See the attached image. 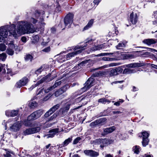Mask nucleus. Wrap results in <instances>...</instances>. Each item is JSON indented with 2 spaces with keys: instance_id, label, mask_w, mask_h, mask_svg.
Here are the masks:
<instances>
[{
  "instance_id": "49",
  "label": "nucleus",
  "mask_w": 157,
  "mask_h": 157,
  "mask_svg": "<svg viewBox=\"0 0 157 157\" xmlns=\"http://www.w3.org/2000/svg\"><path fill=\"white\" fill-rule=\"evenodd\" d=\"M42 67H41L39 69L37 70L35 72V73L36 74L40 73V72L42 71L43 69H42Z\"/></svg>"
},
{
  "instance_id": "2",
  "label": "nucleus",
  "mask_w": 157,
  "mask_h": 157,
  "mask_svg": "<svg viewBox=\"0 0 157 157\" xmlns=\"http://www.w3.org/2000/svg\"><path fill=\"white\" fill-rule=\"evenodd\" d=\"M8 34L7 26L0 28V41L2 42L4 40V38H6Z\"/></svg>"
},
{
  "instance_id": "39",
  "label": "nucleus",
  "mask_w": 157,
  "mask_h": 157,
  "mask_svg": "<svg viewBox=\"0 0 157 157\" xmlns=\"http://www.w3.org/2000/svg\"><path fill=\"white\" fill-rule=\"evenodd\" d=\"M108 142L109 141L107 139H102V140L101 145L102 144L104 145H105L108 144Z\"/></svg>"
},
{
  "instance_id": "22",
  "label": "nucleus",
  "mask_w": 157,
  "mask_h": 157,
  "mask_svg": "<svg viewBox=\"0 0 157 157\" xmlns=\"http://www.w3.org/2000/svg\"><path fill=\"white\" fill-rule=\"evenodd\" d=\"M34 113L35 114L36 118H39L43 114V110L42 109L38 110L34 112Z\"/></svg>"
},
{
  "instance_id": "48",
  "label": "nucleus",
  "mask_w": 157,
  "mask_h": 157,
  "mask_svg": "<svg viewBox=\"0 0 157 157\" xmlns=\"http://www.w3.org/2000/svg\"><path fill=\"white\" fill-rule=\"evenodd\" d=\"M102 139H97L96 140V142L99 144H101V147H104V146H102L101 145V142H102Z\"/></svg>"
},
{
  "instance_id": "7",
  "label": "nucleus",
  "mask_w": 157,
  "mask_h": 157,
  "mask_svg": "<svg viewBox=\"0 0 157 157\" xmlns=\"http://www.w3.org/2000/svg\"><path fill=\"white\" fill-rule=\"evenodd\" d=\"M59 107V104H57L52 108H51L48 112H47L44 115L45 117H48L49 116L51 115L54 112H55L57 109Z\"/></svg>"
},
{
  "instance_id": "30",
  "label": "nucleus",
  "mask_w": 157,
  "mask_h": 157,
  "mask_svg": "<svg viewBox=\"0 0 157 157\" xmlns=\"http://www.w3.org/2000/svg\"><path fill=\"white\" fill-rule=\"evenodd\" d=\"M102 48V46L100 45L97 46H95L91 48V50L92 51H95L97 50H100Z\"/></svg>"
},
{
  "instance_id": "12",
  "label": "nucleus",
  "mask_w": 157,
  "mask_h": 157,
  "mask_svg": "<svg viewBox=\"0 0 157 157\" xmlns=\"http://www.w3.org/2000/svg\"><path fill=\"white\" fill-rule=\"evenodd\" d=\"M67 89L66 86H63L58 90H56L55 93V95L57 97L66 92Z\"/></svg>"
},
{
  "instance_id": "14",
  "label": "nucleus",
  "mask_w": 157,
  "mask_h": 157,
  "mask_svg": "<svg viewBox=\"0 0 157 157\" xmlns=\"http://www.w3.org/2000/svg\"><path fill=\"white\" fill-rule=\"evenodd\" d=\"M144 65L143 63H130L128 64H127L124 65V67H127L128 68H135L137 67H139Z\"/></svg>"
},
{
  "instance_id": "40",
  "label": "nucleus",
  "mask_w": 157,
  "mask_h": 157,
  "mask_svg": "<svg viewBox=\"0 0 157 157\" xmlns=\"http://www.w3.org/2000/svg\"><path fill=\"white\" fill-rule=\"evenodd\" d=\"M9 48H10L13 49L15 48V46L13 44V42H10V43L8 44Z\"/></svg>"
},
{
  "instance_id": "38",
  "label": "nucleus",
  "mask_w": 157,
  "mask_h": 157,
  "mask_svg": "<svg viewBox=\"0 0 157 157\" xmlns=\"http://www.w3.org/2000/svg\"><path fill=\"white\" fill-rule=\"evenodd\" d=\"M72 140V139L71 138H68L64 142V144L66 145H67L69 143H70Z\"/></svg>"
},
{
  "instance_id": "11",
  "label": "nucleus",
  "mask_w": 157,
  "mask_h": 157,
  "mask_svg": "<svg viewBox=\"0 0 157 157\" xmlns=\"http://www.w3.org/2000/svg\"><path fill=\"white\" fill-rule=\"evenodd\" d=\"M36 119H37V118L36 117L35 114L33 112L28 117L27 120L25 122L24 124L26 126H30V124H29V121L31 120H35Z\"/></svg>"
},
{
  "instance_id": "24",
  "label": "nucleus",
  "mask_w": 157,
  "mask_h": 157,
  "mask_svg": "<svg viewBox=\"0 0 157 157\" xmlns=\"http://www.w3.org/2000/svg\"><path fill=\"white\" fill-rule=\"evenodd\" d=\"M94 23V20L91 19L88 22L87 24L84 28V30H86L91 27Z\"/></svg>"
},
{
  "instance_id": "45",
  "label": "nucleus",
  "mask_w": 157,
  "mask_h": 157,
  "mask_svg": "<svg viewBox=\"0 0 157 157\" xmlns=\"http://www.w3.org/2000/svg\"><path fill=\"white\" fill-rule=\"evenodd\" d=\"M124 47L125 45L124 44L119 43L116 46V47L117 49H120L121 48Z\"/></svg>"
},
{
  "instance_id": "13",
  "label": "nucleus",
  "mask_w": 157,
  "mask_h": 157,
  "mask_svg": "<svg viewBox=\"0 0 157 157\" xmlns=\"http://www.w3.org/2000/svg\"><path fill=\"white\" fill-rule=\"evenodd\" d=\"M21 126V124L20 123L17 122L10 127V130L13 132H16L19 130Z\"/></svg>"
},
{
  "instance_id": "51",
  "label": "nucleus",
  "mask_w": 157,
  "mask_h": 157,
  "mask_svg": "<svg viewBox=\"0 0 157 157\" xmlns=\"http://www.w3.org/2000/svg\"><path fill=\"white\" fill-rule=\"evenodd\" d=\"M123 102V100H121L115 102L114 104L115 105L119 106L120 105V103H122Z\"/></svg>"
},
{
  "instance_id": "25",
  "label": "nucleus",
  "mask_w": 157,
  "mask_h": 157,
  "mask_svg": "<svg viewBox=\"0 0 157 157\" xmlns=\"http://www.w3.org/2000/svg\"><path fill=\"white\" fill-rule=\"evenodd\" d=\"M29 107L32 108H34L37 106V103L35 101H32L29 102Z\"/></svg>"
},
{
  "instance_id": "59",
  "label": "nucleus",
  "mask_w": 157,
  "mask_h": 157,
  "mask_svg": "<svg viewBox=\"0 0 157 157\" xmlns=\"http://www.w3.org/2000/svg\"><path fill=\"white\" fill-rule=\"evenodd\" d=\"M112 113L113 114H119L121 113V112L120 111H113Z\"/></svg>"
},
{
  "instance_id": "44",
  "label": "nucleus",
  "mask_w": 157,
  "mask_h": 157,
  "mask_svg": "<svg viewBox=\"0 0 157 157\" xmlns=\"http://www.w3.org/2000/svg\"><path fill=\"white\" fill-rule=\"evenodd\" d=\"M61 83V81H59L57 82H56L53 85V86L54 87V88H55L58 86L60 85Z\"/></svg>"
},
{
  "instance_id": "63",
  "label": "nucleus",
  "mask_w": 157,
  "mask_h": 157,
  "mask_svg": "<svg viewBox=\"0 0 157 157\" xmlns=\"http://www.w3.org/2000/svg\"><path fill=\"white\" fill-rule=\"evenodd\" d=\"M44 91L45 92V93H47L49 92V90L48 89V88H47V89H45L44 90Z\"/></svg>"
},
{
  "instance_id": "58",
  "label": "nucleus",
  "mask_w": 157,
  "mask_h": 157,
  "mask_svg": "<svg viewBox=\"0 0 157 157\" xmlns=\"http://www.w3.org/2000/svg\"><path fill=\"white\" fill-rule=\"evenodd\" d=\"M21 40L23 42H25L26 41V38L25 36L22 37L21 39Z\"/></svg>"
},
{
  "instance_id": "64",
  "label": "nucleus",
  "mask_w": 157,
  "mask_h": 157,
  "mask_svg": "<svg viewBox=\"0 0 157 157\" xmlns=\"http://www.w3.org/2000/svg\"><path fill=\"white\" fill-rule=\"evenodd\" d=\"M56 117V116H55V115L54 114L52 116H51L50 118V120H52L53 119Z\"/></svg>"
},
{
  "instance_id": "16",
  "label": "nucleus",
  "mask_w": 157,
  "mask_h": 157,
  "mask_svg": "<svg viewBox=\"0 0 157 157\" xmlns=\"http://www.w3.org/2000/svg\"><path fill=\"white\" fill-rule=\"evenodd\" d=\"M137 14L135 13L134 14L133 12H132L130 15V19L131 22L132 24H135L137 21Z\"/></svg>"
},
{
  "instance_id": "36",
  "label": "nucleus",
  "mask_w": 157,
  "mask_h": 157,
  "mask_svg": "<svg viewBox=\"0 0 157 157\" xmlns=\"http://www.w3.org/2000/svg\"><path fill=\"white\" fill-rule=\"evenodd\" d=\"M6 49V47L4 44H0V50L2 51H4Z\"/></svg>"
},
{
  "instance_id": "23",
  "label": "nucleus",
  "mask_w": 157,
  "mask_h": 157,
  "mask_svg": "<svg viewBox=\"0 0 157 157\" xmlns=\"http://www.w3.org/2000/svg\"><path fill=\"white\" fill-rule=\"evenodd\" d=\"M69 108L70 105H67L64 108L61 109V110L62 111V114L63 115H65Z\"/></svg>"
},
{
  "instance_id": "6",
  "label": "nucleus",
  "mask_w": 157,
  "mask_h": 157,
  "mask_svg": "<svg viewBox=\"0 0 157 157\" xmlns=\"http://www.w3.org/2000/svg\"><path fill=\"white\" fill-rule=\"evenodd\" d=\"M123 69L120 67L112 69L109 72L110 76H113L118 75L119 73H121Z\"/></svg>"
},
{
  "instance_id": "20",
  "label": "nucleus",
  "mask_w": 157,
  "mask_h": 157,
  "mask_svg": "<svg viewBox=\"0 0 157 157\" xmlns=\"http://www.w3.org/2000/svg\"><path fill=\"white\" fill-rule=\"evenodd\" d=\"M136 72V71L134 70L128 68H126L124 70L123 73V74H129L134 73Z\"/></svg>"
},
{
  "instance_id": "4",
  "label": "nucleus",
  "mask_w": 157,
  "mask_h": 157,
  "mask_svg": "<svg viewBox=\"0 0 157 157\" xmlns=\"http://www.w3.org/2000/svg\"><path fill=\"white\" fill-rule=\"evenodd\" d=\"M40 130V128L39 127L32 128H29L26 129L23 132L24 134L25 135H28L35 133L38 132Z\"/></svg>"
},
{
  "instance_id": "19",
  "label": "nucleus",
  "mask_w": 157,
  "mask_h": 157,
  "mask_svg": "<svg viewBox=\"0 0 157 157\" xmlns=\"http://www.w3.org/2000/svg\"><path fill=\"white\" fill-rule=\"evenodd\" d=\"M143 42L148 45H150L156 43V41L155 39H149L144 40Z\"/></svg>"
},
{
  "instance_id": "35",
  "label": "nucleus",
  "mask_w": 157,
  "mask_h": 157,
  "mask_svg": "<svg viewBox=\"0 0 157 157\" xmlns=\"http://www.w3.org/2000/svg\"><path fill=\"white\" fill-rule=\"evenodd\" d=\"M6 58V55L5 53H3L1 54H0V59H1L2 61L5 60Z\"/></svg>"
},
{
  "instance_id": "26",
  "label": "nucleus",
  "mask_w": 157,
  "mask_h": 157,
  "mask_svg": "<svg viewBox=\"0 0 157 157\" xmlns=\"http://www.w3.org/2000/svg\"><path fill=\"white\" fill-rule=\"evenodd\" d=\"M149 142V140L148 138L143 139V141H142V144L145 147L147 145Z\"/></svg>"
},
{
  "instance_id": "27",
  "label": "nucleus",
  "mask_w": 157,
  "mask_h": 157,
  "mask_svg": "<svg viewBox=\"0 0 157 157\" xmlns=\"http://www.w3.org/2000/svg\"><path fill=\"white\" fill-rule=\"evenodd\" d=\"M98 102H100L102 103L105 104L106 102L109 103V101L106 99L105 98H101L99 99L98 101Z\"/></svg>"
},
{
  "instance_id": "62",
  "label": "nucleus",
  "mask_w": 157,
  "mask_h": 157,
  "mask_svg": "<svg viewBox=\"0 0 157 157\" xmlns=\"http://www.w3.org/2000/svg\"><path fill=\"white\" fill-rule=\"evenodd\" d=\"M49 98V96H46L44 98V101H47Z\"/></svg>"
},
{
  "instance_id": "53",
  "label": "nucleus",
  "mask_w": 157,
  "mask_h": 157,
  "mask_svg": "<svg viewBox=\"0 0 157 157\" xmlns=\"http://www.w3.org/2000/svg\"><path fill=\"white\" fill-rule=\"evenodd\" d=\"M50 47H48L45 48L44 49L43 51L45 52H48L50 51Z\"/></svg>"
},
{
  "instance_id": "31",
  "label": "nucleus",
  "mask_w": 157,
  "mask_h": 157,
  "mask_svg": "<svg viewBox=\"0 0 157 157\" xmlns=\"http://www.w3.org/2000/svg\"><path fill=\"white\" fill-rule=\"evenodd\" d=\"M33 58V57L30 54L27 55L25 57V60L27 61H31Z\"/></svg>"
},
{
  "instance_id": "55",
  "label": "nucleus",
  "mask_w": 157,
  "mask_h": 157,
  "mask_svg": "<svg viewBox=\"0 0 157 157\" xmlns=\"http://www.w3.org/2000/svg\"><path fill=\"white\" fill-rule=\"evenodd\" d=\"M86 63V61H83L81 63H79L78 64V65H79L80 66H82L84 64H85Z\"/></svg>"
},
{
  "instance_id": "60",
  "label": "nucleus",
  "mask_w": 157,
  "mask_h": 157,
  "mask_svg": "<svg viewBox=\"0 0 157 157\" xmlns=\"http://www.w3.org/2000/svg\"><path fill=\"white\" fill-rule=\"evenodd\" d=\"M105 157H113L112 155L110 154H106Z\"/></svg>"
},
{
  "instance_id": "8",
  "label": "nucleus",
  "mask_w": 157,
  "mask_h": 157,
  "mask_svg": "<svg viewBox=\"0 0 157 157\" xmlns=\"http://www.w3.org/2000/svg\"><path fill=\"white\" fill-rule=\"evenodd\" d=\"M28 81V78L26 77H24L17 82L16 86L17 87L20 88L22 86L26 85Z\"/></svg>"
},
{
  "instance_id": "46",
  "label": "nucleus",
  "mask_w": 157,
  "mask_h": 157,
  "mask_svg": "<svg viewBox=\"0 0 157 157\" xmlns=\"http://www.w3.org/2000/svg\"><path fill=\"white\" fill-rule=\"evenodd\" d=\"M81 140V138L80 137H78L75 139L73 141V144H77L79 140Z\"/></svg>"
},
{
  "instance_id": "61",
  "label": "nucleus",
  "mask_w": 157,
  "mask_h": 157,
  "mask_svg": "<svg viewBox=\"0 0 157 157\" xmlns=\"http://www.w3.org/2000/svg\"><path fill=\"white\" fill-rule=\"evenodd\" d=\"M48 88L49 90V91L55 89L54 87H53V86L50 87L49 88Z\"/></svg>"
},
{
  "instance_id": "5",
  "label": "nucleus",
  "mask_w": 157,
  "mask_h": 157,
  "mask_svg": "<svg viewBox=\"0 0 157 157\" xmlns=\"http://www.w3.org/2000/svg\"><path fill=\"white\" fill-rule=\"evenodd\" d=\"M94 81V79L93 78H89L85 83V86L81 89L82 91L83 92L86 91L93 86Z\"/></svg>"
},
{
  "instance_id": "29",
  "label": "nucleus",
  "mask_w": 157,
  "mask_h": 157,
  "mask_svg": "<svg viewBox=\"0 0 157 157\" xmlns=\"http://www.w3.org/2000/svg\"><path fill=\"white\" fill-rule=\"evenodd\" d=\"M140 147L138 146H136L133 147V151L136 154H138L139 152Z\"/></svg>"
},
{
  "instance_id": "34",
  "label": "nucleus",
  "mask_w": 157,
  "mask_h": 157,
  "mask_svg": "<svg viewBox=\"0 0 157 157\" xmlns=\"http://www.w3.org/2000/svg\"><path fill=\"white\" fill-rule=\"evenodd\" d=\"M7 53L9 55H12L13 54L14 51L13 49L9 48L7 50Z\"/></svg>"
},
{
  "instance_id": "17",
  "label": "nucleus",
  "mask_w": 157,
  "mask_h": 157,
  "mask_svg": "<svg viewBox=\"0 0 157 157\" xmlns=\"http://www.w3.org/2000/svg\"><path fill=\"white\" fill-rule=\"evenodd\" d=\"M59 129L58 128H55L52 129L49 131V132L50 133L48 135V137H54L55 135L59 132Z\"/></svg>"
},
{
  "instance_id": "37",
  "label": "nucleus",
  "mask_w": 157,
  "mask_h": 157,
  "mask_svg": "<svg viewBox=\"0 0 157 157\" xmlns=\"http://www.w3.org/2000/svg\"><path fill=\"white\" fill-rule=\"evenodd\" d=\"M113 53H101L100 54H98L96 55V56H105L107 55H113Z\"/></svg>"
},
{
  "instance_id": "9",
  "label": "nucleus",
  "mask_w": 157,
  "mask_h": 157,
  "mask_svg": "<svg viewBox=\"0 0 157 157\" xmlns=\"http://www.w3.org/2000/svg\"><path fill=\"white\" fill-rule=\"evenodd\" d=\"M106 120L107 119L105 118H101L96 120L93 122H92L90 124V125L91 126L95 125L98 124L103 125L105 124Z\"/></svg>"
},
{
  "instance_id": "18",
  "label": "nucleus",
  "mask_w": 157,
  "mask_h": 157,
  "mask_svg": "<svg viewBox=\"0 0 157 157\" xmlns=\"http://www.w3.org/2000/svg\"><path fill=\"white\" fill-rule=\"evenodd\" d=\"M115 129L114 127L113 126L105 128L104 130L103 134L105 135L111 133L114 131Z\"/></svg>"
},
{
  "instance_id": "32",
  "label": "nucleus",
  "mask_w": 157,
  "mask_h": 157,
  "mask_svg": "<svg viewBox=\"0 0 157 157\" xmlns=\"http://www.w3.org/2000/svg\"><path fill=\"white\" fill-rule=\"evenodd\" d=\"M18 113L17 110H12L11 112L10 116L11 117H14L16 116Z\"/></svg>"
},
{
  "instance_id": "42",
  "label": "nucleus",
  "mask_w": 157,
  "mask_h": 157,
  "mask_svg": "<svg viewBox=\"0 0 157 157\" xmlns=\"http://www.w3.org/2000/svg\"><path fill=\"white\" fill-rule=\"evenodd\" d=\"M104 75V73L103 72L99 71L98 72L96 73L95 75V76L99 77L101 76Z\"/></svg>"
},
{
  "instance_id": "47",
  "label": "nucleus",
  "mask_w": 157,
  "mask_h": 157,
  "mask_svg": "<svg viewBox=\"0 0 157 157\" xmlns=\"http://www.w3.org/2000/svg\"><path fill=\"white\" fill-rule=\"evenodd\" d=\"M35 17L36 18L38 17L40 15V13L38 10H36L34 13Z\"/></svg>"
},
{
  "instance_id": "52",
  "label": "nucleus",
  "mask_w": 157,
  "mask_h": 157,
  "mask_svg": "<svg viewBox=\"0 0 157 157\" xmlns=\"http://www.w3.org/2000/svg\"><path fill=\"white\" fill-rule=\"evenodd\" d=\"M40 20L39 21V23L40 24H41L42 25H45V24L44 22H43V21H44V19L40 17Z\"/></svg>"
},
{
  "instance_id": "41",
  "label": "nucleus",
  "mask_w": 157,
  "mask_h": 157,
  "mask_svg": "<svg viewBox=\"0 0 157 157\" xmlns=\"http://www.w3.org/2000/svg\"><path fill=\"white\" fill-rule=\"evenodd\" d=\"M39 37L38 35H35L33 37V42H36L38 41Z\"/></svg>"
},
{
  "instance_id": "56",
  "label": "nucleus",
  "mask_w": 157,
  "mask_h": 157,
  "mask_svg": "<svg viewBox=\"0 0 157 157\" xmlns=\"http://www.w3.org/2000/svg\"><path fill=\"white\" fill-rule=\"evenodd\" d=\"M101 1V0H94L93 2L95 4H96L97 5H98Z\"/></svg>"
},
{
  "instance_id": "3",
  "label": "nucleus",
  "mask_w": 157,
  "mask_h": 157,
  "mask_svg": "<svg viewBox=\"0 0 157 157\" xmlns=\"http://www.w3.org/2000/svg\"><path fill=\"white\" fill-rule=\"evenodd\" d=\"M74 17V14L71 13H69L67 14L64 19V22L65 26H67L68 25H70L73 21V18Z\"/></svg>"
},
{
  "instance_id": "10",
  "label": "nucleus",
  "mask_w": 157,
  "mask_h": 157,
  "mask_svg": "<svg viewBox=\"0 0 157 157\" xmlns=\"http://www.w3.org/2000/svg\"><path fill=\"white\" fill-rule=\"evenodd\" d=\"M84 153L86 155L93 157H96L99 155L98 152L92 150H86Z\"/></svg>"
},
{
  "instance_id": "57",
  "label": "nucleus",
  "mask_w": 157,
  "mask_h": 157,
  "mask_svg": "<svg viewBox=\"0 0 157 157\" xmlns=\"http://www.w3.org/2000/svg\"><path fill=\"white\" fill-rule=\"evenodd\" d=\"M126 57L127 59L129 58H133V56L131 55L128 54L126 56Z\"/></svg>"
},
{
  "instance_id": "15",
  "label": "nucleus",
  "mask_w": 157,
  "mask_h": 157,
  "mask_svg": "<svg viewBox=\"0 0 157 157\" xmlns=\"http://www.w3.org/2000/svg\"><path fill=\"white\" fill-rule=\"evenodd\" d=\"M49 77V76L48 75H47L45 76V77L43 78L42 79H41L35 85H33L32 86V87L30 88V89L32 90L33 88H34L35 87L37 86L38 85L40 84L41 83H42L44 81H45Z\"/></svg>"
},
{
  "instance_id": "50",
  "label": "nucleus",
  "mask_w": 157,
  "mask_h": 157,
  "mask_svg": "<svg viewBox=\"0 0 157 157\" xmlns=\"http://www.w3.org/2000/svg\"><path fill=\"white\" fill-rule=\"evenodd\" d=\"M102 60L104 61H112L113 60V58L104 57L102 58Z\"/></svg>"
},
{
  "instance_id": "21",
  "label": "nucleus",
  "mask_w": 157,
  "mask_h": 157,
  "mask_svg": "<svg viewBox=\"0 0 157 157\" xmlns=\"http://www.w3.org/2000/svg\"><path fill=\"white\" fill-rule=\"evenodd\" d=\"M82 50H79L74 52L69 53L67 55V58H68L74 56L75 55H76L78 54L81 53L82 52Z\"/></svg>"
},
{
  "instance_id": "43",
  "label": "nucleus",
  "mask_w": 157,
  "mask_h": 157,
  "mask_svg": "<svg viewBox=\"0 0 157 157\" xmlns=\"http://www.w3.org/2000/svg\"><path fill=\"white\" fill-rule=\"evenodd\" d=\"M10 153L13 154V152H11L7 151L6 154H4V155L5 157H11V155Z\"/></svg>"
},
{
  "instance_id": "28",
  "label": "nucleus",
  "mask_w": 157,
  "mask_h": 157,
  "mask_svg": "<svg viewBox=\"0 0 157 157\" xmlns=\"http://www.w3.org/2000/svg\"><path fill=\"white\" fill-rule=\"evenodd\" d=\"M118 64L117 63H112L109 64V65H107L103 66V68H107L109 67H113L118 65Z\"/></svg>"
},
{
  "instance_id": "54",
  "label": "nucleus",
  "mask_w": 157,
  "mask_h": 157,
  "mask_svg": "<svg viewBox=\"0 0 157 157\" xmlns=\"http://www.w3.org/2000/svg\"><path fill=\"white\" fill-rule=\"evenodd\" d=\"M30 21L33 23L35 24V23H36L37 22V21H39L38 20H37L36 19H34V18L32 17V18L31 19Z\"/></svg>"
},
{
  "instance_id": "33",
  "label": "nucleus",
  "mask_w": 157,
  "mask_h": 157,
  "mask_svg": "<svg viewBox=\"0 0 157 157\" xmlns=\"http://www.w3.org/2000/svg\"><path fill=\"white\" fill-rule=\"evenodd\" d=\"M142 134L143 135V139L148 138L149 134L146 132H142Z\"/></svg>"
},
{
  "instance_id": "1",
  "label": "nucleus",
  "mask_w": 157,
  "mask_h": 157,
  "mask_svg": "<svg viewBox=\"0 0 157 157\" xmlns=\"http://www.w3.org/2000/svg\"><path fill=\"white\" fill-rule=\"evenodd\" d=\"M15 29L14 25L11 26L9 31L10 35H12L15 38L23 34L33 33L34 31L31 27V24L29 23L23 21L18 22V25L17 29V33Z\"/></svg>"
}]
</instances>
